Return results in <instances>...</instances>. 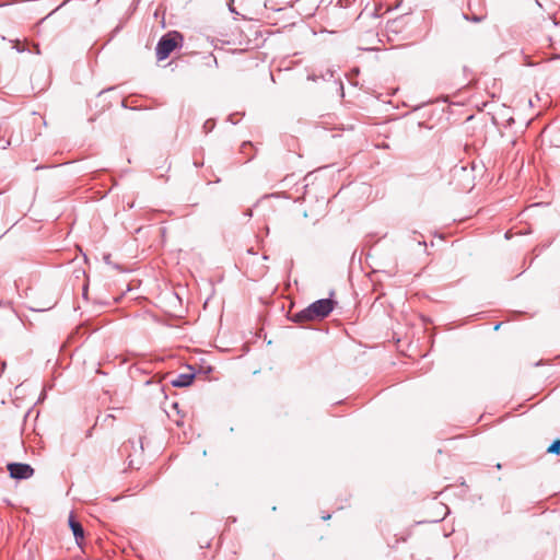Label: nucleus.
<instances>
[{"instance_id":"1","label":"nucleus","mask_w":560,"mask_h":560,"mask_svg":"<svg viewBox=\"0 0 560 560\" xmlns=\"http://www.w3.org/2000/svg\"><path fill=\"white\" fill-rule=\"evenodd\" d=\"M336 302L331 299H320L311 303L292 317L294 323L311 322L327 317L334 310Z\"/></svg>"},{"instance_id":"2","label":"nucleus","mask_w":560,"mask_h":560,"mask_svg":"<svg viewBox=\"0 0 560 560\" xmlns=\"http://www.w3.org/2000/svg\"><path fill=\"white\" fill-rule=\"evenodd\" d=\"M183 36L178 32H172L163 35L156 44L155 52L158 60L166 59L174 49L180 44Z\"/></svg>"},{"instance_id":"3","label":"nucleus","mask_w":560,"mask_h":560,"mask_svg":"<svg viewBox=\"0 0 560 560\" xmlns=\"http://www.w3.org/2000/svg\"><path fill=\"white\" fill-rule=\"evenodd\" d=\"M7 469L10 477L16 480H25L34 475V468L24 463H9Z\"/></svg>"},{"instance_id":"4","label":"nucleus","mask_w":560,"mask_h":560,"mask_svg":"<svg viewBox=\"0 0 560 560\" xmlns=\"http://www.w3.org/2000/svg\"><path fill=\"white\" fill-rule=\"evenodd\" d=\"M194 378H195L194 373H190V374L182 373V374H178L175 378H173L171 381V384L174 387H187L192 383Z\"/></svg>"},{"instance_id":"5","label":"nucleus","mask_w":560,"mask_h":560,"mask_svg":"<svg viewBox=\"0 0 560 560\" xmlns=\"http://www.w3.org/2000/svg\"><path fill=\"white\" fill-rule=\"evenodd\" d=\"M69 526L75 537L77 542L84 538V530L82 525L78 521H75L72 515H70L69 517Z\"/></svg>"},{"instance_id":"6","label":"nucleus","mask_w":560,"mask_h":560,"mask_svg":"<svg viewBox=\"0 0 560 560\" xmlns=\"http://www.w3.org/2000/svg\"><path fill=\"white\" fill-rule=\"evenodd\" d=\"M469 11L470 13H465L464 14V18L467 20V21H471L474 23H480L482 21L486 20L487 18V14L485 11H480L479 13H476L472 11V7H471V3L469 2Z\"/></svg>"},{"instance_id":"7","label":"nucleus","mask_w":560,"mask_h":560,"mask_svg":"<svg viewBox=\"0 0 560 560\" xmlns=\"http://www.w3.org/2000/svg\"><path fill=\"white\" fill-rule=\"evenodd\" d=\"M547 453L553 455H560V439L553 441L547 448Z\"/></svg>"},{"instance_id":"8","label":"nucleus","mask_w":560,"mask_h":560,"mask_svg":"<svg viewBox=\"0 0 560 560\" xmlns=\"http://www.w3.org/2000/svg\"><path fill=\"white\" fill-rule=\"evenodd\" d=\"M214 126L215 121L213 119H208L202 126V131L207 135L213 130Z\"/></svg>"},{"instance_id":"9","label":"nucleus","mask_w":560,"mask_h":560,"mask_svg":"<svg viewBox=\"0 0 560 560\" xmlns=\"http://www.w3.org/2000/svg\"><path fill=\"white\" fill-rule=\"evenodd\" d=\"M247 147H252V143L248 141L242 144V150L244 151Z\"/></svg>"},{"instance_id":"10","label":"nucleus","mask_w":560,"mask_h":560,"mask_svg":"<svg viewBox=\"0 0 560 560\" xmlns=\"http://www.w3.org/2000/svg\"><path fill=\"white\" fill-rule=\"evenodd\" d=\"M228 120L231 121L232 124H236L237 122L236 120H234V114L230 115Z\"/></svg>"},{"instance_id":"11","label":"nucleus","mask_w":560,"mask_h":560,"mask_svg":"<svg viewBox=\"0 0 560 560\" xmlns=\"http://www.w3.org/2000/svg\"><path fill=\"white\" fill-rule=\"evenodd\" d=\"M500 325H501V324H497V325L494 326V330H498V329L500 328Z\"/></svg>"},{"instance_id":"12","label":"nucleus","mask_w":560,"mask_h":560,"mask_svg":"<svg viewBox=\"0 0 560 560\" xmlns=\"http://www.w3.org/2000/svg\"><path fill=\"white\" fill-rule=\"evenodd\" d=\"M330 515L323 516V520H329Z\"/></svg>"},{"instance_id":"13","label":"nucleus","mask_w":560,"mask_h":560,"mask_svg":"<svg viewBox=\"0 0 560 560\" xmlns=\"http://www.w3.org/2000/svg\"><path fill=\"white\" fill-rule=\"evenodd\" d=\"M348 4L354 2L355 0H345Z\"/></svg>"}]
</instances>
